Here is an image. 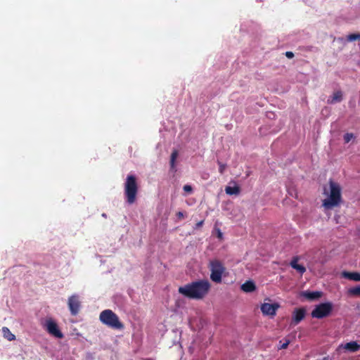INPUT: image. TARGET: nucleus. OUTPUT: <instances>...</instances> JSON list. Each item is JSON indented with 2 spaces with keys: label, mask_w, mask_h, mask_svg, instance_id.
<instances>
[{
  "label": "nucleus",
  "mask_w": 360,
  "mask_h": 360,
  "mask_svg": "<svg viewBox=\"0 0 360 360\" xmlns=\"http://www.w3.org/2000/svg\"><path fill=\"white\" fill-rule=\"evenodd\" d=\"M349 293L354 295H360V287H356L349 289Z\"/></svg>",
  "instance_id": "nucleus-19"
},
{
  "label": "nucleus",
  "mask_w": 360,
  "mask_h": 360,
  "mask_svg": "<svg viewBox=\"0 0 360 360\" xmlns=\"http://www.w3.org/2000/svg\"><path fill=\"white\" fill-rule=\"evenodd\" d=\"M355 139V136L352 133H347L344 135V141L345 143H349Z\"/></svg>",
  "instance_id": "nucleus-17"
},
{
  "label": "nucleus",
  "mask_w": 360,
  "mask_h": 360,
  "mask_svg": "<svg viewBox=\"0 0 360 360\" xmlns=\"http://www.w3.org/2000/svg\"><path fill=\"white\" fill-rule=\"evenodd\" d=\"M137 191L136 178L134 175H128L124 184V195L128 203L132 204L136 201Z\"/></svg>",
  "instance_id": "nucleus-4"
},
{
  "label": "nucleus",
  "mask_w": 360,
  "mask_h": 360,
  "mask_svg": "<svg viewBox=\"0 0 360 360\" xmlns=\"http://www.w3.org/2000/svg\"><path fill=\"white\" fill-rule=\"evenodd\" d=\"M219 171L221 174H223L224 170L226 169V165L224 164H222L221 162H219Z\"/></svg>",
  "instance_id": "nucleus-22"
},
{
  "label": "nucleus",
  "mask_w": 360,
  "mask_h": 360,
  "mask_svg": "<svg viewBox=\"0 0 360 360\" xmlns=\"http://www.w3.org/2000/svg\"><path fill=\"white\" fill-rule=\"evenodd\" d=\"M210 283L207 280L193 282L179 288V292L191 299H202L209 292Z\"/></svg>",
  "instance_id": "nucleus-1"
},
{
  "label": "nucleus",
  "mask_w": 360,
  "mask_h": 360,
  "mask_svg": "<svg viewBox=\"0 0 360 360\" xmlns=\"http://www.w3.org/2000/svg\"><path fill=\"white\" fill-rule=\"evenodd\" d=\"M289 344H290V340H286L284 343L281 345V346L279 347V349H286Z\"/></svg>",
  "instance_id": "nucleus-21"
},
{
  "label": "nucleus",
  "mask_w": 360,
  "mask_h": 360,
  "mask_svg": "<svg viewBox=\"0 0 360 360\" xmlns=\"http://www.w3.org/2000/svg\"><path fill=\"white\" fill-rule=\"evenodd\" d=\"M176 216L178 217L179 219H182L185 217V214L182 212H179L177 214H176Z\"/></svg>",
  "instance_id": "nucleus-25"
},
{
  "label": "nucleus",
  "mask_w": 360,
  "mask_h": 360,
  "mask_svg": "<svg viewBox=\"0 0 360 360\" xmlns=\"http://www.w3.org/2000/svg\"><path fill=\"white\" fill-rule=\"evenodd\" d=\"M332 307V304L329 302L321 304L312 311L311 316L317 319L326 317L331 311Z\"/></svg>",
  "instance_id": "nucleus-6"
},
{
  "label": "nucleus",
  "mask_w": 360,
  "mask_h": 360,
  "mask_svg": "<svg viewBox=\"0 0 360 360\" xmlns=\"http://www.w3.org/2000/svg\"><path fill=\"white\" fill-rule=\"evenodd\" d=\"M233 186H227L225 188L226 193L232 195H238L240 192V188L233 183Z\"/></svg>",
  "instance_id": "nucleus-11"
},
{
  "label": "nucleus",
  "mask_w": 360,
  "mask_h": 360,
  "mask_svg": "<svg viewBox=\"0 0 360 360\" xmlns=\"http://www.w3.org/2000/svg\"><path fill=\"white\" fill-rule=\"evenodd\" d=\"M203 222H204L203 221H200L198 223H197L196 224V228H198V229L200 228L202 226Z\"/></svg>",
  "instance_id": "nucleus-26"
},
{
  "label": "nucleus",
  "mask_w": 360,
  "mask_h": 360,
  "mask_svg": "<svg viewBox=\"0 0 360 360\" xmlns=\"http://www.w3.org/2000/svg\"><path fill=\"white\" fill-rule=\"evenodd\" d=\"M305 315V311L303 309H296L292 316V323L296 325L301 321Z\"/></svg>",
  "instance_id": "nucleus-9"
},
{
  "label": "nucleus",
  "mask_w": 360,
  "mask_h": 360,
  "mask_svg": "<svg viewBox=\"0 0 360 360\" xmlns=\"http://www.w3.org/2000/svg\"><path fill=\"white\" fill-rule=\"evenodd\" d=\"M210 269L211 271L210 278L212 281L220 283L221 277L225 273L226 268L221 262L218 259H214L210 262Z\"/></svg>",
  "instance_id": "nucleus-5"
},
{
  "label": "nucleus",
  "mask_w": 360,
  "mask_h": 360,
  "mask_svg": "<svg viewBox=\"0 0 360 360\" xmlns=\"http://www.w3.org/2000/svg\"><path fill=\"white\" fill-rule=\"evenodd\" d=\"M342 100V92L341 91H336L330 96L328 100L330 104H335L341 102Z\"/></svg>",
  "instance_id": "nucleus-10"
},
{
  "label": "nucleus",
  "mask_w": 360,
  "mask_h": 360,
  "mask_svg": "<svg viewBox=\"0 0 360 360\" xmlns=\"http://www.w3.org/2000/svg\"><path fill=\"white\" fill-rule=\"evenodd\" d=\"M183 189L185 191V193H186L187 194H190L193 191V188H192L191 186H190V185H185L184 186Z\"/></svg>",
  "instance_id": "nucleus-20"
},
{
  "label": "nucleus",
  "mask_w": 360,
  "mask_h": 360,
  "mask_svg": "<svg viewBox=\"0 0 360 360\" xmlns=\"http://www.w3.org/2000/svg\"><path fill=\"white\" fill-rule=\"evenodd\" d=\"M99 319L103 324L111 328L116 330L124 328V325L120 321L119 317L112 310L105 309L100 314Z\"/></svg>",
  "instance_id": "nucleus-3"
},
{
  "label": "nucleus",
  "mask_w": 360,
  "mask_h": 360,
  "mask_svg": "<svg viewBox=\"0 0 360 360\" xmlns=\"http://www.w3.org/2000/svg\"><path fill=\"white\" fill-rule=\"evenodd\" d=\"M297 258H294L291 261L290 265L293 269H296L298 272H300V274H303L306 271V269L302 265L297 264Z\"/></svg>",
  "instance_id": "nucleus-15"
},
{
  "label": "nucleus",
  "mask_w": 360,
  "mask_h": 360,
  "mask_svg": "<svg viewBox=\"0 0 360 360\" xmlns=\"http://www.w3.org/2000/svg\"><path fill=\"white\" fill-rule=\"evenodd\" d=\"M345 349L352 352H354L360 349V345L356 341H352L346 343L345 345H340L338 350Z\"/></svg>",
  "instance_id": "nucleus-8"
},
{
  "label": "nucleus",
  "mask_w": 360,
  "mask_h": 360,
  "mask_svg": "<svg viewBox=\"0 0 360 360\" xmlns=\"http://www.w3.org/2000/svg\"><path fill=\"white\" fill-rule=\"evenodd\" d=\"M255 288V283L251 281H248L241 285V290L245 292H253Z\"/></svg>",
  "instance_id": "nucleus-13"
},
{
  "label": "nucleus",
  "mask_w": 360,
  "mask_h": 360,
  "mask_svg": "<svg viewBox=\"0 0 360 360\" xmlns=\"http://www.w3.org/2000/svg\"><path fill=\"white\" fill-rule=\"evenodd\" d=\"M216 233H217V236L218 238H219L220 240H221L223 238V233L219 229H216Z\"/></svg>",
  "instance_id": "nucleus-23"
},
{
  "label": "nucleus",
  "mask_w": 360,
  "mask_h": 360,
  "mask_svg": "<svg viewBox=\"0 0 360 360\" xmlns=\"http://www.w3.org/2000/svg\"><path fill=\"white\" fill-rule=\"evenodd\" d=\"M323 195L326 198L323 200V206L326 210H331L338 206L342 198L340 185L330 180L328 186L323 188Z\"/></svg>",
  "instance_id": "nucleus-2"
},
{
  "label": "nucleus",
  "mask_w": 360,
  "mask_h": 360,
  "mask_svg": "<svg viewBox=\"0 0 360 360\" xmlns=\"http://www.w3.org/2000/svg\"><path fill=\"white\" fill-rule=\"evenodd\" d=\"M179 156V153L176 150H173L171 158H170V167L171 169L173 170L176 169V160L177 159Z\"/></svg>",
  "instance_id": "nucleus-16"
},
{
  "label": "nucleus",
  "mask_w": 360,
  "mask_h": 360,
  "mask_svg": "<svg viewBox=\"0 0 360 360\" xmlns=\"http://www.w3.org/2000/svg\"><path fill=\"white\" fill-rule=\"evenodd\" d=\"M347 39L349 41H355V40H360V34L359 33H354L349 34L347 37Z\"/></svg>",
  "instance_id": "nucleus-18"
},
{
  "label": "nucleus",
  "mask_w": 360,
  "mask_h": 360,
  "mask_svg": "<svg viewBox=\"0 0 360 360\" xmlns=\"http://www.w3.org/2000/svg\"><path fill=\"white\" fill-rule=\"evenodd\" d=\"M302 296L305 297L309 300H316L319 298L321 296V292H309L304 291L302 293Z\"/></svg>",
  "instance_id": "nucleus-14"
},
{
  "label": "nucleus",
  "mask_w": 360,
  "mask_h": 360,
  "mask_svg": "<svg viewBox=\"0 0 360 360\" xmlns=\"http://www.w3.org/2000/svg\"><path fill=\"white\" fill-rule=\"evenodd\" d=\"M285 56H286V57H287V58H293L294 54H293V53H292V52L287 51V52L285 53Z\"/></svg>",
  "instance_id": "nucleus-24"
},
{
  "label": "nucleus",
  "mask_w": 360,
  "mask_h": 360,
  "mask_svg": "<svg viewBox=\"0 0 360 360\" xmlns=\"http://www.w3.org/2000/svg\"><path fill=\"white\" fill-rule=\"evenodd\" d=\"M342 276L344 278L355 281H360V274L358 272H347V271H343L342 273Z\"/></svg>",
  "instance_id": "nucleus-12"
},
{
  "label": "nucleus",
  "mask_w": 360,
  "mask_h": 360,
  "mask_svg": "<svg viewBox=\"0 0 360 360\" xmlns=\"http://www.w3.org/2000/svg\"><path fill=\"white\" fill-rule=\"evenodd\" d=\"M279 305L276 303L264 302L261 306V310L264 315L273 316L276 314Z\"/></svg>",
  "instance_id": "nucleus-7"
}]
</instances>
